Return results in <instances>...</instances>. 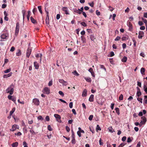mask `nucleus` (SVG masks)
Instances as JSON below:
<instances>
[{
	"label": "nucleus",
	"mask_w": 147,
	"mask_h": 147,
	"mask_svg": "<svg viewBox=\"0 0 147 147\" xmlns=\"http://www.w3.org/2000/svg\"><path fill=\"white\" fill-rule=\"evenodd\" d=\"M14 86L13 84H11L10 86L6 90V92L7 93H9L10 95L13 94L14 89Z\"/></svg>",
	"instance_id": "1"
},
{
	"label": "nucleus",
	"mask_w": 147,
	"mask_h": 147,
	"mask_svg": "<svg viewBox=\"0 0 147 147\" xmlns=\"http://www.w3.org/2000/svg\"><path fill=\"white\" fill-rule=\"evenodd\" d=\"M30 43H29L28 45V49L26 50V57H27L29 58L31 54L32 49L30 48Z\"/></svg>",
	"instance_id": "2"
},
{
	"label": "nucleus",
	"mask_w": 147,
	"mask_h": 147,
	"mask_svg": "<svg viewBox=\"0 0 147 147\" xmlns=\"http://www.w3.org/2000/svg\"><path fill=\"white\" fill-rule=\"evenodd\" d=\"M42 92L44 93H45L47 94H48L50 93V89L47 87L44 88Z\"/></svg>",
	"instance_id": "3"
},
{
	"label": "nucleus",
	"mask_w": 147,
	"mask_h": 147,
	"mask_svg": "<svg viewBox=\"0 0 147 147\" xmlns=\"http://www.w3.org/2000/svg\"><path fill=\"white\" fill-rule=\"evenodd\" d=\"M20 28V24L18 22L16 23V30H15V35H17L19 32Z\"/></svg>",
	"instance_id": "4"
},
{
	"label": "nucleus",
	"mask_w": 147,
	"mask_h": 147,
	"mask_svg": "<svg viewBox=\"0 0 147 147\" xmlns=\"http://www.w3.org/2000/svg\"><path fill=\"white\" fill-rule=\"evenodd\" d=\"M33 102L35 105H38L39 104L40 102L38 99L35 98L33 99Z\"/></svg>",
	"instance_id": "5"
},
{
	"label": "nucleus",
	"mask_w": 147,
	"mask_h": 147,
	"mask_svg": "<svg viewBox=\"0 0 147 147\" xmlns=\"http://www.w3.org/2000/svg\"><path fill=\"white\" fill-rule=\"evenodd\" d=\"M54 117L56 118L57 121L59 122H61V117L60 115L57 114H55L54 115Z\"/></svg>",
	"instance_id": "6"
},
{
	"label": "nucleus",
	"mask_w": 147,
	"mask_h": 147,
	"mask_svg": "<svg viewBox=\"0 0 147 147\" xmlns=\"http://www.w3.org/2000/svg\"><path fill=\"white\" fill-rule=\"evenodd\" d=\"M127 25L129 28V30L130 31H131L133 29V27L131 22L128 21L127 22Z\"/></svg>",
	"instance_id": "7"
},
{
	"label": "nucleus",
	"mask_w": 147,
	"mask_h": 147,
	"mask_svg": "<svg viewBox=\"0 0 147 147\" xmlns=\"http://www.w3.org/2000/svg\"><path fill=\"white\" fill-rule=\"evenodd\" d=\"M1 37L2 39H7L8 37V34H3L1 36Z\"/></svg>",
	"instance_id": "8"
},
{
	"label": "nucleus",
	"mask_w": 147,
	"mask_h": 147,
	"mask_svg": "<svg viewBox=\"0 0 147 147\" xmlns=\"http://www.w3.org/2000/svg\"><path fill=\"white\" fill-rule=\"evenodd\" d=\"M144 32L142 31H140L139 33V35L138 36V38H142L144 35Z\"/></svg>",
	"instance_id": "9"
},
{
	"label": "nucleus",
	"mask_w": 147,
	"mask_h": 147,
	"mask_svg": "<svg viewBox=\"0 0 147 147\" xmlns=\"http://www.w3.org/2000/svg\"><path fill=\"white\" fill-rule=\"evenodd\" d=\"M141 119H142V121H141L140 123H142V124H144L146 121V118L144 116H142Z\"/></svg>",
	"instance_id": "10"
},
{
	"label": "nucleus",
	"mask_w": 147,
	"mask_h": 147,
	"mask_svg": "<svg viewBox=\"0 0 147 147\" xmlns=\"http://www.w3.org/2000/svg\"><path fill=\"white\" fill-rule=\"evenodd\" d=\"M62 10L65 12V13L66 14H69V13L68 11V9L67 7H63Z\"/></svg>",
	"instance_id": "11"
},
{
	"label": "nucleus",
	"mask_w": 147,
	"mask_h": 147,
	"mask_svg": "<svg viewBox=\"0 0 147 147\" xmlns=\"http://www.w3.org/2000/svg\"><path fill=\"white\" fill-rule=\"evenodd\" d=\"M8 98L9 100H11L14 102H15L16 101V98L14 97H13L12 96L8 95Z\"/></svg>",
	"instance_id": "12"
},
{
	"label": "nucleus",
	"mask_w": 147,
	"mask_h": 147,
	"mask_svg": "<svg viewBox=\"0 0 147 147\" xmlns=\"http://www.w3.org/2000/svg\"><path fill=\"white\" fill-rule=\"evenodd\" d=\"M34 66L36 69H38L39 65V64L37 62L35 61L34 63Z\"/></svg>",
	"instance_id": "13"
},
{
	"label": "nucleus",
	"mask_w": 147,
	"mask_h": 147,
	"mask_svg": "<svg viewBox=\"0 0 147 147\" xmlns=\"http://www.w3.org/2000/svg\"><path fill=\"white\" fill-rule=\"evenodd\" d=\"M87 90L86 89H85L83 91L82 96L83 97H85L87 96Z\"/></svg>",
	"instance_id": "14"
},
{
	"label": "nucleus",
	"mask_w": 147,
	"mask_h": 147,
	"mask_svg": "<svg viewBox=\"0 0 147 147\" xmlns=\"http://www.w3.org/2000/svg\"><path fill=\"white\" fill-rule=\"evenodd\" d=\"M94 95L93 94H91L89 99V100L90 102H93L94 101Z\"/></svg>",
	"instance_id": "15"
},
{
	"label": "nucleus",
	"mask_w": 147,
	"mask_h": 147,
	"mask_svg": "<svg viewBox=\"0 0 147 147\" xmlns=\"http://www.w3.org/2000/svg\"><path fill=\"white\" fill-rule=\"evenodd\" d=\"M17 125H13L11 129L10 130L13 131H15L17 128Z\"/></svg>",
	"instance_id": "16"
},
{
	"label": "nucleus",
	"mask_w": 147,
	"mask_h": 147,
	"mask_svg": "<svg viewBox=\"0 0 147 147\" xmlns=\"http://www.w3.org/2000/svg\"><path fill=\"white\" fill-rule=\"evenodd\" d=\"M59 81L60 83L63 84L64 83H66V84H65V85L66 86L67 84V83L66 82L64 81L63 79H59Z\"/></svg>",
	"instance_id": "17"
},
{
	"label": "nucleus",
	"mask_w": 147,
	"mask_h": 147,
	"mask_svg": "<svg viewBox=\"0 0 147 147\" xmlns=\"http://www.w3.org/2000/svg\"><path fill=\"white\" fill-rule=\"evenodd\" d=\"M145 69L144 68L142 67L141 69L140 72L142 75L145 74Z\"/></svg>",
	"instance_id": "18"
},
{
	"label": "nucleus",
	"mask_w": 147,
	"mask_h": 147,
	"mask_svg": "<svg viewBox=\"0 0 147 147\" xmlns=\"http://www.w3.org/2000/svg\"><path fill=\"white\" fill-rule=\"evenodd\" d=\"M30 20L31 22L34 24H36L37 23L36 21L35 20L33 17H30Z\"/></svg>",
	"instance_id": "19"
},
{
	"label": "nucleus",
	"mask_w": 147,
	"mask_h": 147,
	"mask_svg": "<svg viewBox=\"0 0 147 147\" xmlns=\"http://www.w3.org/2000/svg\"><path fill=\"white\" fill-rule=\"evenodd\" d=\"M16 55L18 56H19L21 55V52L20 49H18V50L17 52L16 53Z\"/></svg>",
	"instance_id": "20"
},
{
	"label": "nucleus",
	"mask_w": 147,
	"mask_h": 147,
	"mask_svg": "<svg viewBox=\"0 0 147 147\" xmlns=\"http://www.w3.org/2000/svg\"><path fill=\"white\" fill-rule=\"evenodd\" d=\"M90 38L91 40L94 41V40L95 39V38L94 35L92 34L90 35Z\"/></svg>",
	"instance_id": "21"
},
{
	"label": "nucleus",
	"mask_w": 147,
	"mask_h": 147,
	"mask_svg": "<svg viewBox=\"0 0 147 147\" xmlns=\"http://www.w3.org/2000/svg\"><path fill=\"white\" fill-rule=\"evenodd\" d=\"M84 79L86 80V81L88 82H91V80L90 78L89 77H85L84 78Z\"/></svg>",
	"instance_id": "22"
},
{
	"label": "nucleus",
	"mask_w": 147,
	"mask_h": 147,
	"mask_svg": "<svg viewBox=\"0 0 147 147\" xmlns=\"http://www.w3.org/2000/svg\"><path fill=\"white\" fill-rule=\"evenodd\" d=\"M81 40L82 41L83 43H85L86 42V39L85 38V37L82 36H81Z\"/></svg>",
	"instance_id": "23"
},
{
	"label": "nucleus",
	"mask_w": 147,
	"mask_h": 147,
	"mask_svg": "<svg viewBox=\"0 0 147 147\" xmlns=\"http://www.w3.org/2000/svg\"><path fill=\"white\" fill-rule=\"evenodd\" d=\"M18 145V143L17 142L13 143L11 144L12 147H17Z\"/></svg>",
	"instance_id": "24"
},
{
	"label": "nucleus",
	"mask_w": 147,
	"mask_h": 147,
	"mask_svg": "<svg viewBox=\"0 0 147 147\" xmlns=\"http://www.w3.org/2000/svg\"><path fill=\"white\" fill-rule=\"evenodd\" d=\"M45 11L46 12L47 14V16L46 17V19H49V12L48 11H47L46 10V8H45Z\"/></svg>",
	"instance_id": "25"
},
{
	"label": "nucleus",
	"mask_w": 147,
	"mask_h": 147,
	"mask_svg": "<svg viewBox=\"0 0 147 147\" xmlns=\"http://www.w3.org/2000/svg\"><path fill=\"white\" fill-rule=\"evenodd\" d=\"M127 57L126 56H124L122 59V61L123 62H125L127 60Z\"/></svg>",
	"instance_id": "26"
},
{
	"label": "nucleus",
	"mask_w": 147,
	"mask_h": 147,
	"mask_svg": "<svg viewBox=\"0 0 147 147\" xmlns=\"http://www.w3.org/2000/svg\"><path fill=\"white\" fill-rule=\"evenodd\" d=\"M15 109H16L15 107H13L12 109V110L10 112V115H11L15 111Z\"/></svg>",
	"instance_id": "27"
},
{
	"label": "nucleus",
	"mask_w": 147,
	"mask_h": 147,
	"mask_svg": "<svg viewBox=\"0 0 147 147\" xmlns=\"http://www.w3.org/2000/svg\"><path fill=\"white\" fill-rule=\"evenodd\" d=\"M30 11H28V15L27 16V20H29V18L30 16Z\"/></svg>",
	"instance_id": "28"
},
{
	"label": "nucleus",
	"mask_w": 147,
	"mask_h": 147,
	"mask_svg": "<svg viewBox=\"0 0 147 147\" xmlns=\"http://www.w3.org/2000/svg\"><path fill=\"white\" fill-rule=\"evenodd\" d=\"M38 10H39V12H40V13L41 14H42V10L41 9V6H38Z\"/></svg>",
	"instance_id": "29"
},
{
	"label": "nucleus",
	"mask_w": 147,
	"mask_h": 147,
	"mask_svg": "<svg viewBox=\"0 0 147 147\" xmlns=\"http://www.w3.org/2000/svg\"><path fill=\"white\" fill-rule=\"evenodd\" d=\"M71 138H75V135L74 131L72 129L71 130Z\"/></svg>",
	"instance_id": "30"
},
{
	"label": "nucleus",
	"mask_w": 147,
	"mask_h": 147,
	"mask_svg": "<svg viewBox=\"0 0 147 147\" xmlns=\"http://www.w3.org/2000/svg\"><path fill=\"white\" fill-rule=\"evenodd\" d=\"M144 91L147 94V87H146V86L145 84H144Z\"/></svg>",
	"instance_id": "31"
},
{
	"label": "nucleus",
	"mask_w": 147,
	"mask_h": 147,
	"mask_svg": "<svg viewBox=\"0 0 147 147\" xmlns=\"http://www.w3.org/2000/svg\"><path fill=\"white\" fill-rule=\"evenodd\" d=\"M142 19L143 22L146 25H147V20L146 19H144V18H142Z\"/></svg>",
	"instance_id": "32"
},
{
	"label": "nucleus",
	"mask_w": 147,
	"mask_h": 147,
	"mask_svg": "<svg viewBox=\"0 0 147 147\" xmlns=\"http://www.w3.org/2000/svg\"><path fill=\"white\" fill-rule=\"evenodd\" d=\"M72 140L71 141V143L73 144H75L76 143L75 138H72Z\"/></svg>",
	"instance_id": "33"
},
{
	"label": "nucleus",
	"mask_w": 147,
	"mask_h": 147,
	"mask_svg": "<svg viewBox=\"0 0 147 147\" xmlns=\"http://www.w3.org/2000/svg\"><path fill=\"white\" fill-rule=\"evenodd\" d=\"M26 12V11L24 10H23L22 11V13L23 15V19L24 20V16Z\"/></svg>",
	"instance_id": "34"
},
{
	"label": "nucleus",
	"mask_w": 147,
	"mask_h": 147,
	"mask_svg": "<svg viewBox=\"0 0 147 147\" xmlns=\"http://www.w3.org/2000/svg\"><path fill=\"white\" fill-rule=\"evenodd\" d=\"M47 129L49 131H52L53 130L51 126L50 125H49L48 126Z\"/></svg>",
	"instance_id": "35"
},
{
	"label": "nucleus",
	"mask_w": 147,
	"mask_h": 147,
	"mask_svg": "<svg viewBox=\"0 0 147 147\" xmlns=\"http://www.w3.org/2000/svg\"><path fill=\"white\" fill-rule=\"evenodd\" d=\"M123 96L122 94H121L119 97V99L120 100H123Z\"/></svg>",
	"instance_id": "36"
},
{
	"label": "nucleus",
	"mask_w": 147,
	"mask_h": 147,
	"mask_svg": "<svg viewBox=\"0 0 147 147\" xmlns=\"http://www.w3.org/2000/svg\"><path fill=\"white\" fill-rule=\"evenodd\" d=\"M96 130H99L100 131L101 130V129L100 127V126L98 125H97L96 127Z\"/></svg>",
	"instance_id": "37"
},
{
	"label": "nucleus",
	"mask_w": 147,
	"mask_h": 147,
	"mask_svg": "<svg viewBox=\"0 0 147 147\" xmlns=\"http://www.w3.org/2000/svg\"><path fill=\"white\" fill-rule=\"evenodd\" d=\"M59 94L60 95H61V96H64V93H63V92L62 91H59Z\"/></svg>",
	"instance_id": "38"
},
{
	"label": "nucleus",
	"mask_w": 147,
	"mask_h": 147,
	"mask_svg": "<svg viewBox=\"0 0 147 147\" xmlns=\"http://www.w3.org/2000/svg\"><path fill=\"white\" fill-rule=\"evenodd\" d=\"M116 112L119 115V109L118 108H116L115 109Z\"/></svg>",
	"instance_id": "39"
},
{
	"label": "nucleus",
	"mask_w": 147,
	"mask_h": 147,
	"mask_svg": "<svg viewBox=\"0 0 147 147\" xmlns=\"http://www.w3.org/2000/svg\"><path fill=\"white\" fill-rule=\"evenodd\" d=\"M93 117V115H90L88 118V119L90 121H91Z\"/></svg>",
	"instance_id": "40"
},
{
	"label": "nucleus",
	"mask_w": 147,
	"mask_h": 147,
	"mask_svg": "<svg viewBox=\"0 0 147 147\" xmlns=\"http://www.w3.org/2000/svg\"><path fill=\"white\" fill-rule=\"evenodd\" d=\"M81 24L84 27H86L87 26L86 24L84 22H82L81 23Z\"/></svg>",
	"instance_id": "41"
},
{
	"label": "nucleus",
	"mask_w": 147,
	"mask_h": 147,
	"mask_svg": "<svg viewBox=\"0 0 147 147\" xmlns=\"http://www.w3.org/2000/svg\"><path fill=\"white\" fill-rule=\"evenodd\" d=\"M99 144L100 145H103V143L101 142V139L100 138L99 141Z\"/></svg>",
	"instance_id": "42"
},
{
	"label": "nucleus",
	"mask_w": 147,
	"mask_h": 147,
	"mask_svg": "<svg viewBox=\"0 0 147 147\" xmlns=\"http://www.w3.org/2000/svg\"><path fill=\"white\" fill-rule=\"evenodd\" d=\"M37 11V9L36 8H34L32 10V12L34 14H35V13Z\"/></svg>",
	"instance_id": "43"
},
{
	"label": "nucleus",
	"mask_w": 147,
	"mask_h": 147,
	"mask_svg": "<svg viewBox=\"0 0 147 147\" xmlns=\"http://www.w3.org/2000/svg\"><path fill=\"white\" fill-rule=\"evenodd\" d=\"M23 145L24 146V147H28L27 144L25 141H24L23 142Z\"/></svg>",
	"instance_id": "44"
},
{
	"label": "nucleus",
	"mask_w": 147,
	"mask_h": 147,
	"mask_svg": "<svg viewBox=\"0 0 147 147\" xmlns=\"http://www.w3.org/2000/svg\"><path fill=\"white\" fill-rule=\"evenodd\" d=\"M38 119L39 120H43V118L42 117V116L41 115L39 116L38 117Z\"/></svg>",
	"instance_id": "45"
},
{
	"label": "nucleus",
	"mask_w": 147,
	"mask_h": 147,
	"mask_svg": "<svg viewBox=\"0 0 147 147\" xmlns=\"http://www.w3.org/2000/svg\"><path fill=\"white\" fill-rule=\"evenodd\" d=\"M142 94L141 92H137L136 93V95L137 96H138L139 97Z\"/></svg>",
	"instance_id": "46"
},
{
	"label": "nucleus",
	"mask_w": 147,
	"mask_h": 147,
	"mask_svg": "<svg viewBox=\"0 0 147 147\" xmlns=\"http://www.w3.org/2000/svg\"><path fill=\"white\" fill-rule=\"evenodd\" d=\"M137 100L139 101L141 103H142V98H137Z\"/></svg>",
	"instance_id": "47"
},
{
	"label": "nucleus",
	"mask_w": 147,
	"mask_h": 147,
	"mask_svg": "<svg viewBox=\"0 0 147 147\" xmlns=\"http://www.w3.org/2000/svg\"><path fill=\"white\" fill-rule=\"evenodd\" d=\"M100 67L101 69H103L105 71H106V69L103 65H100Z\"/></svg>",
	"instance_id": "48"
},
{
	"label": "nucleus",
	"mask_w": 147,
	"mask_h": 147,
	"mask_svg": "<svg viewBox=\"0 0 147 147\" xmlns=\"http://www.w3.org/2000/svg\"><path fill=\"white\" fill-rule=\"evenodd\" d=\"M121 39L120 37L119 36H117L116 38L115 39V41H118Z\"/></svg>",
	"instance_id": "49"
},
{
	"label": "nucleus",
	"mask_w": 147,
	"mask_h": 147,
	"mask_svg": "<svg viewBox=\"0 0 147 147\" xmlns=\"http://www.w3.org/2000/svg\"><path fill=\"white\" fill-rule=\"evenodd\" d=\"M53 84V82L52 80L50 81L49 83H48V85L49 86H51Z\"/></svg>",
	"instance_id": "50"
},
{
	"label": "nucleus",
	"mask_w": 147,
	"mask_h": 147,
	"mask_svg": "<svg viewBox=\"0 0 147 147\" xmlns=\"http://www.w3.org/2000/svg\"><path fill=\"white\" fill-rule=\"evenodd\" d=\"M7 6V5L5 4H3L2 5V8L3 9H4V8H5Z\"/></svg>",
	"instance_id": "51"
},
{
	"label": "nucleus",
	"mask_w": 147,
	"mask_h": 147,
	"mask_svg": "<svg viewBox=\"0 0 147 147\" xmlns=\"http://www.w3.org/2000/svg\"><path fill=\"white\" fill-rule=\"evenodd\" d=\"M96 14L97 16H99L100 15V12L99 11H98V10L96 11Z\"/></svg>",
	"instance_id": "52"
},
{
	"label": "nucleus",
	"mask_w": 147,
	"mask_h": 147,
	"mask_svg": "<svg viewBox=\"0 0 147 147\" xmlns=\"http://www.w3.org/2000/svg\"><path fill=\"white\" fill-rule=\"evenodd\" d=\"M66 129L67 132H69L70 131V129L69 127L66 126Z\"/></svg>",
	"instance_id": "53"
},
{
	"label": "nucleus",
	"mask_w": 147,
	"mask_h": 147,
	"mask_svg": "<svg viewBox=\"0 0 147 147\" xmlns=\"http://www.w3.org/2000/svg\"><path fill=\"white\" fill-rule=\"evenodd\" d=\"M77 134L80 137L81 136V134L80 132V131H78L77 132Z\"/></svg>",
	"instance_id": "54"
},
{
	"label": "nucleus",
	"mask_w": 147,
	"mask_h": 147,
	"mask_svg": "<svg viewBox=\"0 0 147 147\" xmlns=\"http://www.w3.org/2000/svg\"><path fill=\"white\" fill-rule=\"evenodd\" d=\"M10 71L11 69H7L5 70V71L4 72L6 73H8L10 72Z\"/></svg>",
	"instance_id": "55"
},
{
	"label": "nucleus",
	"mask_w": 147,
	"mask_h": 147,
	"mask_svg": "<svg viewBox=\"0 0 147 147\" xmlns=\"http://www.w3.org/2000/svg\"><path fill=\"white\" fill-rule=\"evenodd\" d=\"M137 82V85L138 86H139L140 87H141V83L139 81H138Z\"/></svg>",
	"instance_id": "56"
},
{
	"label": "nucleus",
	"mask_w": 147,
	"mask_h": 147,
	"mask_svg": "<svg viewBox=\"0 0 147 147\" xmlns=\"http://www.w3.org/2000/svg\"><path fill=\"white\" fill-rule=\"evenodd\" d=\"M45 22L47 25H49V19H46Z\"/></svg>",
	"instance_id": "57"
},
{
	"label": "nucleus",
	"mask_w": 147,
	"mask_h": 147,
	"mask_svg": "<svg viewBox=\"0 0 147 147\" xmlns=\"http://www.w3.org/2000/svg\"><path fill=\"white\" fill-rule=\"evenodd\" d=\"M15 50V48L14 47H12L10 49V51L11 52Z\"/></svg>",
	"instance_id": "58"
},
{
	"label": "nucleus",
	"mask_w": 147,
	"mask_h": 147,
	"mask_svg": "<svg viewBox=\"0 0 147 147\" xmlns=\"http://www.w3.org/2000/svg\"><path fill=\"white\" fill-rule=\"evenodd\" d=\"M126 136H123L122 138V140L124 142L126 140Z\"/></svg>",
	"instance_id": "59"
},
{
	"label": "nucleus",
	"mask_w": 147,
	"mask_h": 147,
	"mask_svg": "<svg viewBox=\"0 0 147 147\" xmlns=\"http://www.w3.org/2000/svg\"><path fill=\"white\" fill-rule=\"evenodd\" d=\"M140 55L141 56H142V57H144L145 56L144 54V53L143 52L141 53L140 54Z\"/></svg>",
	"instance_id": "60"
},
{
	"label": "nucleus",
	"mask_w": 147,
	"mask_h": 147,
	"mask_svg": "<svg viewBox=\"0 0 147 147\" xmlns=\"http://www.w3.org/2000/svg\"><path fill=\"white\" fill-rule=\"evenodd\" d=\"M138 24L140 26H141L144 24L142 22V21H139L138 22Z\"/></svg>",
	"instance_id": "61"
},
{
	"label": "nucleus",
	"mask_w": 147,
	"mask_h": 147,
	"mask_svg": "<svg viewBox=\"0 0 147 147\" xmlns=\"http://www.w3.org/2000/svg\"><path fill=\"white\" fill-rule=\"evenodd\" d=\"M60 17V15L59 14H57L56 16V19L57 20H59Z\"/></svg>",
	"instance_id": "62"
},
{
	"label": "nucleus",
	"mask_w": 147,
	"mask_h": 147,
	"mask_svg": "<svg viewBox=\"0 0 147 147\" xmlns=\"http://www.w3.org/2000/svg\"><path fill=\"white\" fill-rule=\"evenodd\" d=\"M110 54V57H113L114 55V53L113 51L111 52Z\"/></svg>",
	"instance_id": "63"
},
{
	"label": "nucleus",
	"mask_w": 147,
	"mask_h": 147,
	"mask_svg": "<svg viewBox=\"0 0 147 147\" xmlns=\"http://www.w3.org/2000/svg\"><path fill=\"white\" fill-rule=\"evenodd\" d=\"M124 145L125 144H124V143H122L121 144L119 145L118 147H123V146H124Z\"/></svg>",
	"instance_id": "64"
}]
</instances>
